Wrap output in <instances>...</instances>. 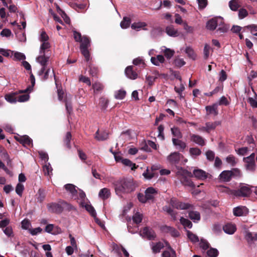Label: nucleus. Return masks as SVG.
<instances>
[{
    "label": "nucleus",
    "mask_w": 257,
    "mask_h": 257,
    "mask_svg": "<svg viewBox=\"0 0 257 257\" xmlns=\"http://www.w3.org/2000/svg\"><path fill=\"white\" fill-rule=\"evenodd\" d=\"M233 212L236 216H242L248 214V210L245 206H239L233 208Z\"/></svg>",
    "instance_id": "14"
},
{
    "label": "nucleus",
    "mask_w": 257,
    "mask_h": 257,
    "mask_svg": "<svg viewBox=\"0 0 257 257\" xmlns=\"http://www.w3.org/2000/svg\"><path fill=\"white\" fill-rule=\"evenodd\" d=\"M225 160L226 162L231 166H235L237 162V160L232 155H230L227 156Z\"/></svg>",
    "instance_id": "44"
},
{
    "label": "nucleus",
    "mask_w": 257,
    "mask_h": 257,
    "mask_svg": "<svg viewBox=\"0 0 257 257\" xmlns=\"http://www.w3.org/2000/svg\"><path fill=\"white\" fill-rule=\"evenodd\" d=\"M225 233L228 234H233L236 230V226L232 223H227L223 227Z\"/></svg>",
    "instance_id": "23"
},
{
    "label": "nucleus",
    "mask_w": 257,
    "mask_h": 257,
    "mask_svg": "<svg viewBox=\"0 0 257 257\" xmlns=\"http://www.w3.org/2000/svg\"><path fill=\"white\" fill-rule=\"evenodd\" d=\"M0 54L5 57H12L13 54V51H12L8 49L1 48Z\"/></svg>",
    "instance_id": "62"
},
{
    "label": "nucleus",
    "mask_w": 257,
    "mask_h": 257,
    "mask_svg": "<svg viewBox=\"0 0 257 257\" xmlns=\"http://www.w3.org/2000/svg\"><path fill=\"white\" fill-rule=\"evenodd\" d=\"M169 250H165L162 254V257H173L175 255V251L171 248L169 247Z\"/></svg>",
    "instance_id": "51"
},
{
    "label": "nucleus",
    "mask_w": 257,
    "mask_h": 257,
    "mask_svg": "<svg viewBox=\"0 0 257 257\" xmlns=\"http://www.w3.org/2000/svg\"><path fill=\"white\" fill-rule=\"evenodd\" d=\"M195 177L200 180H204L207 178L208 174L201 169H195L193 171Z\"/></svg>",
    "instance_id": "22"
},
{
    "label": "nucleus",
    "mask_w": 257,
    "mask_h": 257,
    "mask_svg": "<svg viewBox=\"0 0 257 257\" xmlns=\"http://www.w3.org/2000/svg\"><path fill=\"white\" fill-rule=\"evenodd\" d=\"M126 95V91L123 89H120L115 92V98L117 99H123Z\"/></svg>",
    "instance_id": "53"
},
{
    "label": "nucleus",
    "mask_w": 257,
    "mask_h": 257,
    "mask_svg": "<svg viewBox=\"0 0 257 257\" xmlns=\"http://www.w3.org/2000/svg\"><path fill=\"white\" fill-rule=\"evenodd\" d=\"M122 164L126 166L131 167L132 170H135L136 168V164L127 159H124L122 160Z\"/></svg>",
    "instance_id": "56"
},
{
    "label": "nucleus",
    "mask_w": 257,
    "mask_h": 257,
    "mask_svg": "<svg viewBox=\"0 0 257 257\" xmlns=\"http://www.w3.org/2000/svg\"><path fill=\"white\" fill-rule=\"evenodd\" d=\"M108 134L106 132H100L99 130L96 132L95 139L99 141L106 140L108 138Z\"/></svg>",
    "instance_id": "29"
},
{
    "label": "nucleus",
    "mask_w": 257,
    "mask_h": 257,
    "mask_svg": "<svg viewBox=\"0 0 257 257\" xmlns=\"http://www.w3.org/2000/svg\"><path fill=\"white\" fill-rule=\"evenodd\" d=\"M180 221V223L184 226V227L191 228L192 227V222L188 219L182 217H181Z\"/></svg>",
    "instance_id": "49"
},
{
    "label": "nucleus",
    "mask_w": 257,
    "mask_h": 257,
    "mask_svg": "<svg viewBox=\"0 0 257 257\" xmlns=\"http://www.w3.org/2000/svg\"><path fill=\"white\" fill-rule=\"evenodd\" d=\"M161 52L164 53L165 57L167 59H170L174 54L175 51L169 48H167L165 46H162L161 47Z\"/></svg>",
    "instance_id": "30"
},
{
    "label": "nucleus",
    "mask_w": 257,
    "mask_h": 257,
    "mask_svg": "<svg viewBox=\"0 0 257 257\" xmlns=\"http://www.w3.org/2000/svg\"><path fill=\"white\" fill-rule=\"evenodd\" d=\"M45 230L48 233L53 234H59L61 232V229L60 228L57 226H55L52 224H47L45 227Z\"/></svg>",
    "instance_id": "19"
},
{
    "label": "nucleus",
    "mask_w": 257,
    "mask_h": 257,
    "mask_svg": "<svg viewBox=\"0 0 257 257\" xmlns=\"http://www.w3.org/2000/svg\"><path fill=\"white\" fill-rule=\"evenodd\" d=\"M207 29L214 31L217 28L220 33H224L227 31L228 28L224 24L223 19L221 17H214L207 21L206 25Z\"/></svg>",
    "instance_id": "3"
},
{
    "label": "nucleus",
    "mask_w": 257,
    "mask_h": 257,
    "mask_svg": "<svg viewBox=\"0 0 257 257\" xmlns=\"http://www.w3.org/2000/svg\"><path fill=\"white\" fill-rule=\"evenodd\" d=\"M172 142L176 148L181 151L184 150L187 146L185 142L178 139L173 138Z\"/></svg>",
    "instance_id": "24"
},
{
    "label": "nucleus",
    "mask_w": 257,
    "mask_h": 257,
    "mask_svg": "<svg viewBox=\"0 0 257 257\" xmlns=\"http://www.w3.org/2000/svg\"><path fill=\"white\" fill-rule=\"evenodd\" d=\"M49 37L45 31H42L39 37V40L42 42L40 47L39 54L38 60L40 62L46 60L51 57L52 52L50 49V44L48 42Z\"/></svg>",
    "instance_id": "1"
},
{
    "label": "nucleus",
    "mask_w": 257,
    "mask_h": 257,
    "mask_svg": "<svg viewBox=\"0 0 257 257\" xmlns=\"http://www.w3.org/2000/svg\"><path fill=\"white\" fill-rule=\"evenodd\" d=\"M147 24L144 22H137L133 23L131 25V28L133 30L137 31H140L141 30L147 31L148 29L146 28Z\"/></svg>",
    "instance_id": "18"
},
{
    "label": "nucleus",
    "mask_w": 257,
    "mask_h": 257,
    "mask_svg": "<svg viewBox=\"0 0 257 257\" xmlns=\"http://www.w3.org/2000/svg\"><path fill=\"white\" fill-rule=\"evenodd\" d=\"M50 58V57H49L46 60H44V62L41 63L39 61L38 57H37L36 59V62L41 66V68L38 71L37 74L42 81L47 80L49 77V75L53 76L55 80L56 85H57L56 78L54 70L53 69L51 70V68L47 67Z\"/></svg>",
    "instance_id": "4"
},
{
    "label": "nucleus",
    "mask_w": 257,
    "mask_h": 257,
    "mask_svg": "<svg viewBox=\"0 0 257 257\" xmlns=\"http://www.w3.org/2000/svg\"><path fill=\"white\" fill-rule=\"evenodd\" d=\"M229 8L233 11H236L240 7L238 0H231L228 3Z\"/></svg>",
    "instance_id": "38"
},
{
    "label": "nucleus",
    "mask_w": 257,
    "mask_h": 257,
    "mask_svg": "<svg viewBox=\"0 0 257 257\" xmlns=\"http://www.w3.org/2000/svg\"><path fill=\"white\" fill-rule=\"evenodd\" d=\"M254 157L255 154L252 153L249 156L243 159L244 162L246 163V168L249 171H253L255 169Z\"/></svg>",
    "instance_id": "9"
},
{
    "label": "nucleus",
    "mask_w": 257,
    "mask_h": 257,
    "mask_svg": "<svg viewBox=\"0 0 257 257\" xmlns=\"http://www.w3.org/2000/svg\"><path fill=\"white\" fill-rule=\"evenodd\" d=\"M171 206L177 209L185 210L192 207V205L188 203L179 201L175 198H172L170 200Z\"/></svg>",
    "instance_id": "8"
},
{
    "label": "nucleus",
    "mask_w": 257,
    "mask_h": 257,
    "mask_svg": "<svg viewBox=\"0 0 257 257\" xmlns=\"http://www.w3.org/2000/svg\"><path fill=\"white\" fill-rule=\"evenodd\" d=\"M244 238L248 244H252L257 241V232L246 231L244 233Z\"/></svg>",
    "instance_id": "17"
},
{
    "label": "nucleus",
    "mask_w": 257,
    "mask_h": 257,
    "mask_svg": "<svg viewBox=\"0 0 257 257\" xmlns=\"http://www.w3.org/2000/svg\"><path fill=\"white\" fill-rule=\"evenodd\" d=\"M86 210L91 214V215L94 218L96 217V212L94 208V207L89 204H85V205L83 204V206Z\"/></svg>",
    "instance_id": "39"
},
{
    "label": "nucleus",
    "mask_w": 257,
    "mask_h": 257,
    "mask_svg": "<svg viewBox=\"0 0 257 257\" xmlns=\"http://www.w3.org/2000/svg\"><path fill=\"white\" fill-rule=\"evenodd\" d=\"M220 124V121H216L213 122H207L205 123V126H200L198 130L201 132H206L209 133L211 131L214 130L217 125Z\"/></svg>",
    "instance_id": "10"
},
{
    "label": "nucleus",
    "mask_w": 257,
    "mask_h": 257,
    "mask_svg": "<svg viewBox=\"0 0 257 257\" xmlns=\"http://www.w3.org/2000/svg\"><path fill=\"white\" fill-rule=\"evenodd\" d=\"M140 234L143 237L147 238L149 239H153L155 237L154 231L148 227L144 228L143 230L140 232Z\"/></svg>",
    "instance_id": "13"
},
{
    "label": "nucleus",
    "mask_w": 257,
    "mask_h": 257,
    "mask_svg": "<svg viewBox=\"0 0 257 257\" xmlns=\"http://www.w3.org/2000/svg\"><path fill=\"white\" fill-rule=\"evenodd\" d=\"M57 11L59 13V14L61 15L62 17L63 18L64 21L66 24H70V20L69 18L66 15V14L63 12L59 7H57Z\"/></svg>",
    "instance_id": "57"
},
{
    "label": "nucleus",
    "mask_w": 257,
    "mask_h": 257,
    "mask_svg": "<svg viewBox=\"0 0 257 257\" xmlns=\"http://www.w3.org/2000/svg\"><path fill=\"white\" fill-rule=\"evenodd\" d=\"M191 140L199 146H203L205 145V140L201 136L197 135L191 134Z\"/></svg>",
    "instance_id": "21"
},
{
    "label": "nucleus",
    "mask_w": 257,
    "mask_h": 257,
    "mask_svg": "<svg viewBox=\"0 0 257 257\" xmlns=\"http://www.w3.org/2000/svg\"><path fill=\"white\" fill-rule=\"evenodd\" d=\"M73 36L76 41L80 42V48L81 52L84 56L86 60L88 61L90 59L89 52L88 50L90 46L89 39L85 36L82 37L81 34L75 31L73 32Z\"/></svg>",
    "instance_id": "5"
},
{
    "label": "nucleus",
    "mask_w": 257,
    "mask_h": 257,
    "mask_svg": "<svg viewBox=\"0 0 257 257\" xmlns=\"http://www.w3.org/2000/svg\"><path fill=\"white\" fill-rule=\"evenodd\" d=\"M162 5H163L164 7L167 8V9H170L171 7V3L170 1L168 0H164L163 3L160 1L158 4V7L156 8V9H160Z\"/></svg>",
    "instance_id": "55"
},
{
    "label": "nucleus",
    "mask_w": 257,
    "mask_h": 257,
    "mask_svg": "<svg viewBox=\"0 0 257 257\" xmlns=\"http://www.w3.org/2000/svg\"><path fill=\"white\" fill-rule=\"evenodd\" d=\"M181 154L178 152H173L167 157V160L172 164H175L179 162L180 159Z\"/></svg>",
    "instance_id": "20"
},
{
    "label": "nucleus",
    "mask_w": 257,
    "mask_h": 257,
    "mask_svg": "<svg viewBox=\"0 0 257 257\" xmlns=\"http://www.w3.org/2000/svg\"><path fill=\"white\" fill-rule=\"evenodd\" d=\"M52 168L49 163H46L43 166V171L45 175L51 176L52 174Z\"/></svg>",
    "instance_id": "40"
},
{
    "label": "nucleus",
    "mask_w": 257,
    "mask_h": 257,
    "mask_svg": "<svg viewBox=\"0 0 257 257\" xmlns=\"http://www.w3.org/2000/svg\"><path fill=\"white\" fill-rule=\"evenodd\" d=\"M24 92H20V90L16 92H11L6 94L5 96V98L7 101L10 103H16L18 102L17 95Z\"/></svg>",
    "instance_id": "16"
},
{
    "label": "nucleus",
    "mask_w": 257,
    "mask_h": 257,
    "mask_svg": "<svg viewBox=\"0 0 257 257\" xmlns=\"http://www.w3.org/2000/svg\"><path fill=\"white\" fill-rule=\"evenodd\" d=\"M151 247L153 252L155 253H158L160 251L162 248L164 247V244L161 242H159L156 243L152 242Z\"/></svg>",
    "instance_id": "33"
},
{
    "label": "nucleus",
    "mask_w": 257,
    "mask_h": 257,
    "mask_svg": "<svg viewBox=\"0 0 257 257\" xmlns=\"http://www.w3.org/2000/svg\"><path fill=\"white\" fill-rule=\"evenodd\" d=\"M174 89L175 91L179 95L180 98L183 97L182 92L185 89V86L184 84H183L182 83H180L179 86H175Z\"/></svg>",
    "instance_id": "60"
},
{
    "label": "nucleus",
    "mask_w": 257,
    "mask_h": 257,
    "mask_svg": "<svg viewBox=\"0 0 257 257\" xmlns=\"http://www.w3.org/2000/svg\"><path fill=\"white\" fill-rule=\"evenodd\" d=\"M126 76L131 79H136L138 77V74L133 70V66H130L126 68L125 70Z\"/></svg>",
    "instance_id": "26"
},
{
    "label": "nucleus",
    "mask_w": 257,
    "mask_h": 257,
    "mask_svg": "<svg viewBox=\"0 0 257 257\" xmlns=\"http://www.w3.org/2000/svg\"><path fill=\"white\" fill-rule=\"evenodd\" d=\"M207 253L210 257H216L218 254V251L216 248H211L207 251Z\"/></svg>",
    "instance_id": "63"
},
{
    "label": "nucleus",
    "mask_w": 257,
    "mask_h": 257,
    "mask_svg": "<svg viewBox=\"0 0 257 257\" xmlns=\"http://www.w3.org/2000/svg\"><path fill=\"white\" fill-rule=\"evenodd\" d=\"M16 139L22 144L25 147H31L32 146V140L28 136H23L15 137Z\"/></svg>",
    "instance_id": "15"
},
{
    "label": "nucleus",
    "mask_w": 257,
    "mask_h": 257,
    "mask_svg": "<svg viewBox=\"0 0 257 257\" xmlns=\"http://www.w3.org/2000/svg\"><path fill=\"white\" fill-rule=\"evenodd\" d=\"M185 52L189 58L193 60L196 59V55L192 48L187 47L185 49Z\"/></svg>",
    "instance_id": "48"
},
{
    "label": "nucleus",
    "mask_w": 257,
    "mask_h": 257,
    "mask_svg": "<svg viewBox=\"0 0 257 257\" xmlns=\"http://www.w3.org/2000/svg\"><path fill=\"white\" fill-rule=\"evenodd\" d=\"M131 24V19L128 17H124L121 22L120 26L122 29H126L129 27Z\"/></svg>",
    "instance_id": "47"
},
{
    "label": "nucleus",
    "mask_w": 257,
    "mask_h": 257,
    "mask_svg": "<svg viewBox=\"0 0 257 257\" xmlns=\"http://www.w3.org/2000/svg\"><path fill=\"white\" fill-rule=\"evenodd\" d=\"M189 217L194 223H197L200 220V214L197 211H189Z\"/></svg>",
    "instance_id": "28"
},
{
    "label": "nucleus",
    "mask_w": 257,
    "mask_h": 257,
    "mask_svg": "<svg viewBox=\"0 0 257 257\" xmlns=\"http://www.w3.org/2000/svg\"><path fill=\"white\" fill-rule=\"evenodd\" d=\"M110 191L107 188L101 189L98 193V197L103 200L108 199L110 196Z\"/></svg>",
    "instance_id": "25"
},
{
    "label": "nucleus",
    "mask_w": 257,
    "mask_h": 257,
    "mask_svg": "<svg viewBox=\"0 0 257 257\" xmlns=\"http://www.w3.org/2000/svg\"><path fill=\"white\" fill-rule=\"evenodd\" d=\"M143 176L147 179L150 180L155 176V173L153 171V168L151 170L147 169L145 172L143 174Z\"/></svg>",
    "instance_id": "43"
},
{
    "label": "nucleus",
    "mask_w": 257,
    "mask_h": 257,
    "mask_svg": "<svg viewBox=\"0 0 257 257\" xmlns=\"http://www.w3.org/2000/svg\"><path fill=\"white\" fill-rule=\"evenodd\" d=\"M37 202L42 203L46 197L45 191L42 189H39L36 195Z\"/></svg>",
    "instance_id": "37"
},
{
    "label": "nucleus",
    "mask_w": 257,
    "mask_h": 257,
    "mask_svg": "<svg viewBox=\"0 0 257 257\" xmlns=\"http://www.w3.org/2000/svg\"><path fill=\"white\" fill-rule=\"evenodd\" d=\"M176 176L181 183L186 186L195 187V185L189 178L191 176V172L183 169L182 167L177 168Z\"/></svg>",
    "instance_id": "7"
},
{
    "label": "nucleus",
    "mask_w": 257,
    "mask_h": 257,
    "mask_svg": "<svg viewBox=\"0 0 257 257\" xmlns=\"http://www.w3.org/2000/svg\"><path fill=\"white\" fill-rule=\"evenodd\" d=\"M171 132L174 137H177L178 139H181L182 138V135L180 130L178 127H172L171 128Z\"/></svg>",
    "instance_id": "58"
},
{
    "label": "nucleus",
    "mask_w": 257,
    "mask_h": 257,
    "mask_svg": "<svg viewBox=\"0 0 257 257\" xmlns=\"http://www.w3.org/2000/svg\"><path fill=\"white\" fill-rule=\"evenodd\" d=\"M223 191L228 195H233L235 197H245L250 195L252 192V189L251 187H250L248 185L241 184L237 190H231L225 188Z\"/></svg>",
    "instance_id": "6"
},
{
    "label": "nucleus",
    "mask_w": 257,
    "mask_h": 257,
    "mask_svg": "<svg viewBox=\"0 0 257 257\" xmlns=\"http://www.w3.org/2000/svg\"><path fill=\"white\" fill-rule=\"evenodd\" d=\"M64 187L67 192L70 195L72 198L74 199L78 198V191L75 185L72 184H67L64 186Z\"/></svg>",
    "instance_id": "12"
},
{
    "label": "nucleus",
    "mask_w": 257,
    "mask_h": 257,
    "mask_svg": "<svg viewBox=\"0 0 257 257\" xmlns=\"http://www.w3.org/2000/svg\"><path fill=\"white\" fill-rule=\"evenodd\" d=\"M164 61V57L161 55H158L157 57H152L151 58V62L156 66H159L160 64L163 63Z\"/></svg>",
    "instance_id": "27"
},
{
    "label": "nucleus",
    "mask_w": 257,
    "mask_h": 257,
    "mask_svg": "<svg viewBox=\"0 0 257 257\" xmlns=\"http://www.w3.org/2000/svg\"><path fill=\"white\" fill-rule=\"evenodd\" d=\"M163 210L169 214L174 221L177 220V213L173 211L170 207L167 206H164L163 207Z\"/></svg>",
    "instance_id": "36"
},
{
    "label": "nucleus",
    "mask_w": 257,
    "mask_h": 257,
    "mask_svg": "<svg viewBox=\"0 0 257 257\" xmlns=\"http://www.w3.org/2000/svg\"><path fill=\"white\" fill-rule=\"evenodd\" d=\"M206 110L208 114H212L214 116L217 115L218 114L217 106L216 105H213L212 106H207L206 107Z\"/></svg>",
    "instance_id": "42"
},
{
    "label": "nucleus",
    "mask_w": 257,
    "mask_h": 257,
    "mask_svg": "<svg viewBox=\"0 0 257 257\" xmlns=\"http://www.w3.org/2000/svg\"><path fill=\"white\" fill-rule=\"evenodd\" d=\"M13 56H14V59L15 60H23L26 59L25 55L22 53L16 52H14Z\"/></svg>",
    "instance_id": "54"
},
{
    "label": "nucleus",
    "mask_w": 257,
    "mask_h": 257,
    "mask_svg": "<svg viewBox=\"0 0 257 257\" xmlns=\"http://www.w3.org/2000/svg\"><path fill=\"white\" fill-rule=\"evenodd\" d=\"M85 197L86 195L85 193L82 190L79 189L78 191V198L76 200H77L78 201H79V203L82 206H83Z\"/></svg>",
    "instance_id": "41"
},
{
    "label": "nucleus",
    "mask_w": 257,
    "mask_h": 257,
    "mask_svg": "<svg viewBox=\"0 0 257 257\" xmlns=\"http://www.w3.org/2000/svg\"><path fill=\"white\" fill-rule=\"evenodd\" d=\"M47 207L48 211L52 213H60L63 210L62 205L56 202L49 203L47 205Z\"/></svg>",
    "instance_id": "11"
},
{
    "label": "nucleus",
    "mask_w": 257,
    "mask_h": 257,
    "mask_svg": "<svg viewBox=\"0 0 257 257\" xmlns=\"http://www.w3.org/2000/svg\"><path fill=\"white\" fill-rule=\"evenodd\" d=\"M189 153L193 158H195L201 154V151L197 148H191L189 150Z\"/></svg>",
    "instance_id": "52"
},
{
    "label": "nucleus",
    "mask_w": 257,
    "mask_h": 257,
    "mask_svg": "<svg viewBox=\"0 0 257 257\" xmlns=\"http://www.w3.org/2000/svg\"><path fill=\"white\" fill-rule=\"evenodd\" d=\"M165 231L170 233L172 236L177 237L179 235V232L174 228L171 226H166Z\"/></svg>",
    "instance_id": "46"
},
{
    "label": "nucleus",
    "mask_w": 257,
    "mask_h": 257,
    "mask_svg": "<svg viewBox=\"0 0 257 257\" xmlns=\"http://www.w3.org/2000/svg\"><path fill=\"white\" fill-rule=\"evenodd\" d=\"M187 234L188 237L192 242L196 243L199 241V238L196 234L189 230H187Z\"/></svg>",
    "instance_id": "50"
},
{
    "label": "nucleus",
    "mask_w": 257,
    "mask_h": 257,
    "mask_svg": "<svg viewBox=\"0 0 257 257\" xmlns=\"http://www.w3.org/2000/svg\"><path fill=\"white\" fill-rule=\"evenodd\" d=\"M157 194V191L153 187H149L145 191V194L148 198V199H152L154 198V196Z\"/></svg>",
    "instance_id": "35"
},
{
    "label": "nucleus",
    "mask_w": 257,
    "mask_h": 257,
    "mask_svg": "<svg viewBox=\"0 0 257 257\" xmlns=\"http://www.w3.org/2000/svg\"><path fill=\"white\" fill-rule=\"evenodd\" d=\"M135 188V184L132 179H123L117 181L114 184L115 193L120 197H122L123 194L131 192Z\"/></svg>",
    "instance_id": "2"
},
{
    "label": "nucleus",
    "mask_w": 257,
    "mask_h": 257,
    "mask_svg": "<svg viewBox=\"0 0 257 257\" xmlns=\"http://www.w3.org/2000/svg\"><path fill=\"white\" fill-rule=\"evenodd\" d=\"M133 222H135L136 225L141 222L143 219V214L139 212H136L133 216Z\"/></svg>",
    "instance_id": "45"
},
{
    "label": "nucleus",
    "mask_w": 257,
    "mask_h": 257,
    "mask_svg": "<svg viewBox=\"0 0 257 257\" xmlns=\"http://www.w3.org/2000/svg\"><path fill=\"white\" fill-rule=\"evenodd\" d=\"M220 179L225 182H228L232 178L231 172L230 171H223L219 175Z\"/></svg>",
    "instance_id": "31"
},
{
    "label": "nucleus",
    "mask_w": 257,
    "mask_h": 257,
    "mask_svg": "<svg viewBox=\"0 0 257 257\" xmlns=\"http://www.w3.org/2000/svg\"><path fill=\"white\" fill-rule=\"evenodd\" d=\"M30 98V95L28 94H24L20 95H17V100L18 102H23L28 101Z\"/></svg>",
    "instance_id": "61"
},
{
    "label": "nucleus",
    "mask_w": 257,
    "mask_h": 257,
    "mask_svg": "<svg viewBox=\"0 0 257 257\" xmlns=\"http://www.w3.org/2000/svg\"><path fill=\"white\" fill-rule=\"evenodd\" d=\"M166 32L168 35L171 37H176L178 36L177 30L175 29L172 26L167 27L166 28Z\"/></svg>",
    "instance_id": "32"
},
{
    "label": "nucleus",
    "mask_w": 257,
    "mask_h": 257,
    "mask_svg": "<svg viewBox=\"0 0 257 257\" xmlns=\"http://www.w3.org/2000/svg\"><path fill=\"white\" fill-rule=\"evenodd\" d=\"M42 231V229L40 227L35 228H30L29 229V232L32 235H36L41 233Z\"/></svg>",
    "instance_id": "64"
},
{
    "label": "nucleus",
    "mask_w": 257,
    "mask_h": 257,
    "mask_svg": "<svg viewBox=\"0 0 257 257\" xmlns=\"http://www.w3.org/2000/svg\"><path fill=\"white\" fill-rule=\"evenodd\" d=\"M24 190V186L20 183L17 184L16 187V192L20 196H22Z\"/></svg>",
    "instance_id": "59"
},
{
    "label": "nucleus",
    "mask_w": 257,
    "mask_h": 257,
    "mask_svg": "<svg viewBox=\"0 0 257 257\" xmlns=\"http://www.w3.org/2000/svg\"><path fill=\"white\" fill-rule=\"evenodd\" d=\"M30 81L32 84L31 86H28L25 90H20V92H25L27 93L28 92H30L33 90V88L35 84V78L34 75L32 74V72H30Z\"/></svg>",
    "instance_id": "34"
}]
</instances>
